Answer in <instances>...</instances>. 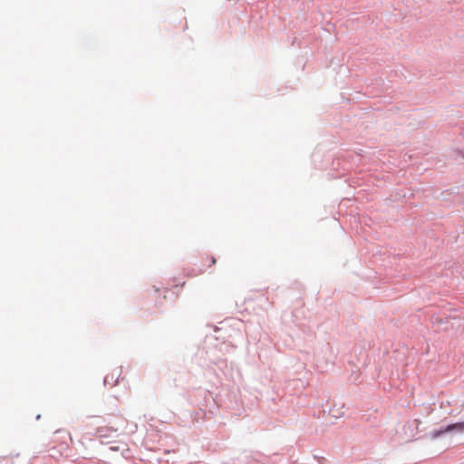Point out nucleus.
I'll return each mask as SVG.
<instances>
[{"mask_svg": "<svg viewBox=\"0 0 464 464\" xmlns=\"http://www.w3.org/2000/svg\"><path fill=\"white\" fill-rule=\"evenodd\" d=\"M464 432V421L450 423L435 429L430 432L432 439H438L447 433H461Z\"/></svg>", "mask_w": 464, "mask_h": 464, "instance_id": "obj_1", "label": "nucleus"}, {"mask_svg": "<svg viewBox=\"0 0 464 464\" xmlns=\"http://www.w3.org/2000/svg\"><path fill=\"white\" fill-rule=\"evenodd\" d=\"M97 432L101 438H111L112 433L117 432V430L112 427H101L97 429Z\"/></svg>", "mask_w": 464, "mask_h": 464, "instance_id": "obj_2", "label": "nucleus"}, {"mask_svg": "<svg viewBox=\"0 0 464 464\" xmlns=\"http://www.w3.org/2000/svg\"><path fill=\"white\" fill-rule=\"evenodd\" d=\"M119 376H120V373L117 375V377H115V374L114 373H111V374H108L104 377L103 379V384L104 386H114L118 383L119 382Z\"/></svg>", "mask_w": 464, "mask_h": 464, "instance_id": "obj_3", "label": "nucleus"}, {"mask_svg": "<svg viewBox=\"0 0 464 464\" xmlns=\"http://www.w3.org/2000/svg\"><path fill=\"white\" fill-rule=\"evenodd\" d=\"M214 264H216V258L212 256L211 257V264H210V266H212Z\"/></svg>", "mask_w": 464, "mask_h": 464, "instance_id": "obj_4", "label": "nucleus"}, {"mask_svg": "<svg viewBox=\"0 0 464 464\" xmlns=\"http://www.w3.org/2000/svg\"><path fill=\"white\" fill-rule=\"evenodd\" d=\"M40 419H41V415H40V414H38V415L36 416V420H40Z\"/></svg>", "mask_w": 464, "mask_h": 464, "instance_id": "obj_5", "label": "nucleus"}, {"mask_svg": "<svg viewBox=\"0 0 464 464\" xmlns=\"http://www.w3.org/2000/svg\"><path fill=\"white\" fill-rule=\"evenodd\" d=\"M111 449L112 450H118V448H116V447H111Z\"/></svg>", "mask_w": 464, "mask_h": 464, "instance_id": "obj_6", "label": "nucleus"}]
</instances>
